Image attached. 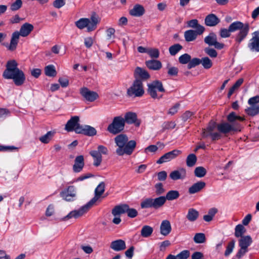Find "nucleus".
Listing matches in <instances>:
<instances>
[{"mask_svg": "<svg viewBox=\"0 0 259 259\" xmlns=\"http://www.w3.org/2000/svg\"><path fill=\"white\" fill-rule=\"evenodd\" d=\"M191 59V56L188 54L185 53L179 57V61L182 64H186L189 63Z\"/></svg>", "mask_w": 259, "mask_h": 259, "instance_id": "nucleus-47", "label": "nucleus"}, {"mask_svg": "<svg viewBox=\"0 0 259 259\" xmlns=\"http://www.w3.org/2000/svg\"><path fill=\"white\" fill-rule=\"evenodd\" d=\"M250 107L247 108L245 111L250 116H254L259 114V105H250Z\"/></svg>", "mask_w": 259, "mask_h": 259, "instance_id": "nucleus-38", "label": "nucleus"}, {"mask_svg": "<svg viewBox=\"0 0 259 259\" xmlns=\"http://www.w3.org/2000/svg\"><path fill=\"white\" fill-rule=\"evenodd\" d=\"M127 95L129 97H141L144 94L142 80L136 79L131 87L127 90Z\"/></svg>", "mask_w": 259, "mask_h": 259, "instance_id": "nucleus-9", "label": "nucleus"}, {"mask_svg": "<svg viewBox=\"0 0 259 259\" xmlns=\"http://www.w3.org/2000/svg\"><path fill=\"white\" fill-rule=\"evenodd\" d=\"M259 103V96H256L250 98L248 101V103L249 105H258Z\"/></svg>", "mask_w": 259, "mask_h": 259, "instance_id": "nucleus-62", "label": "nucleus"}, {"mask_svg": "<svg viewBox=\"0 0 259 259\" xmlns=\"http://www.w3.org/2000/svg\"><path fill=\"white\" fill-rule=\"evenodd\" d=\"M197 157L194 154H189L186 159L187 165L189 167L193 166L196 163Z\"/></svg>", "mask_w": 259, "mask_h": 259, "instance_id": "nucleus-43", "label": "nucleus"}, {"mask_svg": "<svg viewBox=\"0 0 259 259\" xmlns=\"http://www.w3.org/2000/svg\"><path fill=\"white\" fill-rule=\"evenodd\" d=\"M125 123L128 124H135L136 126H139L141 123L140 121L138 119L137 115L136 113L128 112L126 113L123 118Z\"/></svg>", "mask_w": 259, "mask_h": 259, "instance_id": "nucleus-19", "label": "nucleus"}, {"mask_svg": "<svg viewBox=\"0 0 259 259\" xmlns=\"http://www.w3.org/2000/svg\"><path fill=\"white\" fill-rule=\"evenodd\" d=\"M217 129L219 132L224 134H227L231 131H240V127L235 126L234 123L230 124L224 122L217 124Z\"/></svg>", "mask_w": 259, "mask_h": 259, "instance_id": "nucleus-13", "label": "nucleus"}, {"mask_svg": "<svg viewBox=\"0 0 259 259\" xmlns=\"http://www.w3.org/2000/svg\"><path fill=\"white\" fill-rule=\"evenodd\" d=\"M153 232V229L152 227L145 225L144 226L141 231V235L145 238L149 237L151 235Z\"/></svg>", "mask_w": 259, "mask_h": 259, "instance_id": "nucleus-39", "label": "nucleus"}, {"mask_svg": "<svg viewBox=\"0 0 259 259\" xmlns=\"http://www.w3.org/2000/svg\"><path fill=\"white\" fill-rule=\"evenodd\" d=\"M180 196V193L177 190H170L169 191L166 195V196H164V198L165 199L164 200V203L166 202V200L171 201L173 200L177 199Z\"/></svg>", "mask_w": 259, "mask_h": 259, "instance_id": "nucleus-36", "label": "nucleus"}, {"mask_svg": "<svg viewBox=\"0 0 259 259\" xmlns=\"http://www.w3.org/2000/svg\"><path fill=\"white\" fill-rule=\"evenodd\" d=\"M193 239L196 243H202L205 241L206 238L204 234L199 233L195 235Z\"/></svg>", "mask_w": 259, "mask_h": 259, "instance_id": "nucleus-46", "label": "nucleus"}, {"mask_svg": "<svg viewBox=\"0 0 259 259\" xmlns=\"http://www.w3.org/2000/svg\"><path fill=\"white\" fill-rule=\"evenodd\" d=\"M205 53L212 58H215L217 57L218 53L217 52L212 48H206L204 49Z\"/></svg>", "mask_w": 259, "mask_h": 259, "instance_id": "nucleus-55", "label": "nucleus"}, {"mask_svg": "<svg viewBox=\"0 0 259 259\" xmlns=\"http://www.w3.org/2000/svg\"><path fill=\"white\" fill-rule=\"evenodd\" d=\"M197 36V33L194 30H188L184 32V37L187 42L194 40Z\"/></svg>", "mask_w": 259, "mask_h": 259, "instance_id": "nucleus-35", "label": "nucleus"}, {"mask_svg": "<svg viewBox=\"0 0 259 259\" xmlns=\"http://www.w3.org/2000/svg\"><path fill=\"white\" fill-rule=\"evenodd\" d=\"M110 247L115 251H121L126 248V244L124 240L117 239L111 242Z\"/></svg>", "mask_w": 259, "mask_h": 259, "instance_id": "nucleus-20", "label": "nucleus"}, {"mask_svg": "<svg viewBox=\"0 0 259 259\" xmlns=\"http://www.w3.org/2000/svg\"><path fill=\"white\" fill-rule=\"evenodd\" d=\"M176 126V124L174 121H165L162 125V131L166 130L174 129Z\"/></svg>", "mask_w": 259, "mask_h": 259, "instance_id": "nucleus-48", "label": "nucleus"}, {"mask_svg": "<svg viewBox=\"0 0 259 259\" xmlns=\"http://www.w3.org/2000/svg\"><path fill=\"white\" fill-rule=\"evenodd\" d=\"M201 64L206 69L210 68L212 66V62L211 60L207 57H205L201 59Z\"/></svg>", "mask_w": 259, "mask_h": 259, "instance_id": "nucleus-45", "label": "nucleus"}, {"mask_svg": "<svg viewBox=\"0 0 259 259\" xmlns=\"http://www.w3.org/2000/svg\"><path fill=\"white\" fill-rule=\"evenodd\" d=\"M33 28L34 27L32 24L25 23L21 26L19 32L18 31V34H20V36L26 37L30 33Z\"/></svg>", "mask_w": 259, "mask_h": 259, "instance_id": "nucleus-26", "label": "nucleus"}, {"mask_svg": "<svg viewBox=\"0 0 259 259\" xmlns=\"http://www.w3.org/2000/svg\"><path fill=\"white\" fill-rule=\"evenodd\" d=\"M18 63L15 60H9L6 64V68L3 73L5 79H12L16 86H21L25 82L26 77L24 73L18 67Z\"/></svg>", "mask_w": 259, "mask_h": 259, "instance_id": "nucleus-3", "label": "nucleus"}, {"mask_svg": "<svg viewBox=\"0 0 259 259\" xmlns=\"http://www.w3.org/2000/svg\"><path fill=\"white\" fill-rule=\"evenodd\" d=\"M19 36L20 34H18V31L12 33L10 44L8 47L9 50L13 51L16 50L19 41Z\"/></svg>", "mask_w": 259, "mask_h": 259, "instance_id": "nucleus-27", "label": "nucleus"}, {"mask_svg": "<svg viewBox=\"0 0 259 259\" xmlns=\"http://www.w3.org/2000/svg\"><path fill=\"white\" fill-rule=\"evenodd\" d=\"M147 86V93L152 98L159 100L162 98L163 95L160 93H164L165 90L161 81L155 80L148 83Z\"/></svg>", "mask_w": 259, "mask_h": 259, "instance_id": "nucleus-5", "label": "nucleus"}, {"mask_svg": "<svg viewBox=\"0 0 259 259\" xmlns=\"http://www.w3.org/2000/svg\"><path fill=\"white\" fill-rule=\"evenodd\" d=\"M178 71V68L176 67H169L168 68L167 73L170 76H177Z\"/></svg>", "mask_w": 259, "mask_h": 259, "instance_id": "nucleus-58", "label": "nucleus"}, {"mask_svg": "<svg viewBox=\"0 0 259 259\" xmlns=\"http://www.w3.org/2000/svg\"><path fill=\"white\" fill-rule=\"evenodd\" d=\"M235 243V241L234 240H232L228 243L224 254L226 256L229 255L232 252L234 248Z\"/></svg>", "mask_w": 259, "mask_h": 259, "instance_id": "nucleus-51", "label": "nucleus"}, {"mask_svg": "<svg viewBox=\"0 0 259 259\" xmlns=\"http://www.w3.org/2000/svg\"><path fill=\"white\" fill-rule=\"evenodd\" d=\"M204 41L209 46H214L218 50L224 48L225 45L217 41V35L213 32H210L208 35L204 38Z\"/></svg>", "mask_w": 259, "mask_h": 259, "instance_id": "nucleus-11", "label": "nucleus"}, {"mask_svg": "<svg viewBox=\"0 0 259 259\" xmlns=\"http://www.w3.org/2000/svg\"><path fill=\"white\" fill-rule=\"evenodd\" d=\"M167 176V172L165 171H161L157 174L158 180L160 181H165Z\"/></svg>", "mask_w": 259, "mask_h": 259, "instance_id": "nucleus-61", "label": "nucleus"}, {"mask_svg": "<svg viewBox=\"0 0 259 259\" xmlns=\"http://www.w3.org/2000/svg\"><path fill=\"white\" fill-rule=\"evenodd\" d=\"M125 126V121L121 116L115 117L112 122L107 127V130L113 135H117L123 131Z\"/></svg>", "mask_w": 259, "mask_h": 259, "instance_id": "nucleus-8", "label": "nucleus"}, {"mask_svg": "<svg viewBox=\"0 0 259 259\" xmlns=\"http://www.w3.org/2000/svg\"><path fill=\"white\" fill-rule=\"evenodd\" d=\"M181 153V151L177 149H175L171 151L168 152L164 154L163 155L161 156L160 158L157 161V163L162 164L164 162L170 161L172 159H174L175 158H176Z\"/></svg>", "mask_w": 259, "mask_h": 259, "instance_id": "nucleus-14", "label": "nucleus"}, {"mask_svg": "<svg viewBox=\"0 0 259 259\" xmlns=\"http://www.w3.org/2000/svg\"><path fill=\"white\" fill-rule=\"evenodd\" d=\"M199 217V212L194 208H190L188 209L186 218L190 222H193L197 220Z\"/></svg>", "mask_w": 259, "mask_h": 259, "instance_id": "nucleus-33", "label": "nucleus"}, {"mask_svg": "<svg viewBox=\"0 0 259 259\" xmlns=\"http://www.w3.org/2000/svg\"><path fill=\"white\" fill-rule=\"evenodd\" d=\"M183 49V47L179 44H175L169 48V52L171 56L176 55Z\"/></svg>", "mask_w": 259, "mask_h": 259, "instance_id": "nucleus-41", "label": "nucleus"}, {"mask_svg": "<svg viewBox=\"0 0 259 259\" xmlns=\"http://www.w3.org/2000/svg\"><path fill=\"white\" fill-rule=\"evenodd\" d=\"M80 93L86 100L89 102H93L99 97L98 94L96 92L90 91L87 88H81Z\"/></svg>", "mask_w": 259, "mask_h": 259, "instance_id": "nucleus-17", "label": "nucleus"}, {"mask_svg": "<svg viewBox=\"0 0 259 259\" xmlns=\"http://www.w3.org/2000/svg\"><path fill=\"white\" fill-rule=\"evenodd\" d=\"M217 127L215 122L211 121L209 122L208 126L206 128L202 129V136L203 138H206L209 136L210 134L213 133V131Z\"/></svg>", "mask_w": 259, "mask_h": 259, "instance_id": "nucleus-30", "label": "nucleus"}, {"mask_svg": "<svg viewBox=\"0 0 259 259\" xmlns=\"http://www.w3.org/2000/svg\"><path fill=\"white\" fill-rule=\"evenodd\" d=\"M76 133L92 137L97 134V131L94 127L88 125H84L77 127Z\"/></svg>", "mask_w": 259, "mask_h": 259, "instance_id": "nucleus-18", "label": "nucleus"}, {"mask_svg": "<svg viewBox=\"0 0 259 259\" xmlns=\"http://www.w3.org/2000/svg\"><path fill=\"white\" fill-rule=\"evenodd\" d=\"M252 242V238L249 235L244 236L239 240V246L240 248L236 254L238 258H241L248 251V247Z\"/></svg>", "mask_w": 259, "mask_h": 259, "instance_id": "nucleus-10", "label": "nucleus"}, {"mask_svg": "<svg viewBox=\"0 0 259 259\" xmlns=\"http://www.w3.org/2000/svg\"><path fill=\"white\" fill-rule=\"evenodd\" d=\"M114 140L117 147L116 149V153L118 156H123L124 154L131 155L137 145L136 141H128V137L124 134L118 135L114 138Z\"/></svg>", "mask_w": 259, "mask_h": 259, "instance_id": "nucleus-4", "label": "nucleus"}, {"mask_svg": "<svg viewBox=\"0 0 259 259\" xmlns=\"http://www.w3.org/2000/svg\"><path fill=\"white\" fill-rule=\"evenodd\" d=\"M206 185V183L202 181H199L192 185L189 188L188 192L190 194H195L200 191Z\"/></svg>", "mask_w": 259, "mask_h": 259, "instance_id": "nucleus-29", "label": "nucleus"}, {"mask_svg": "<svg viewBox=\"0 0 259 259\" xmlns=\"http://www.w3.org/2000/svg\"><path fill=\"white\" fill-rule=\"evenodd\" d=\"M155 193L157 195L162 194L165 192L163 184L161 183L156 184L155 185Z\"/></svg>", "mask_w": 259, "mask_h": 259, "instance_id": "nucleus-54", "label": "nucleus"}, {"mask_svg": "<svg viewBox=\"0 0 259 259\" xmlns=\"http://www.w3.org/2000/svg\"><path fill=\"white\" fill-rule=\"evenodd\" d=\"M99 23L98 17L96 15H92L90 19L80 18L75 22L76 26L80 29H83L87 27L88 31L91 32L95 30Z\"/></svg>", "mask_w": 259, "mask_h": 259, "instance_id": "nucleus-6", "label": "nucleus"}, {"mask_svg": "<svg viewBox=\"0 0 259 259\" xmlns=\"http://www.w3.org/2000/svg\"><path fill=\"white\" fill-rule=\"evenodd\" d=\"M134 76L136 79H140L142 80L148 79L150 75L145 69L137 67L135 70Z\"/></svg>", "mask_w": 259, "mask_h": 259, "instance_id": "nucleus-22", "label": "nucleus"}, {"mask_svg": "<svg viewBox=\"0 0 259 259\" xmlns=\"http://www.w3.org/2000/svg\"><path fill=\"white\" fill-rule=\"evenodd\" d=\"M186 175V170L184 168H180L178 170H174L169 174V177L172 180H178L183 179L185 178Z\"/></svg>", "mask_w": 259, "mask_h": 259, "instance_id": "nucleus-25", "label": "nucleus"}, {"mask_svg": "<svg viewBox=\"0 0 259 259\" xmlns=\"http://www.w3.org/2000/svg\"><path fill=\"white\" fill-rule=\"evenodd\" d=\"M190 251L188 250H184L177 254L176 256V259H187L190 256Z\"/></svg>", "mask_w": 259, "mask_h": 259, "instance_id": "nucleus-52", "label": "nucleus"}, {"mask_svg": "<svg viewBox=\"0 0 259 259\" xmlns=\"http://www.w3.org/2000/svg\"><path fill=\"white\" fill-rule=\"evenodd\" d=\"M201 61L200 59L197 58H194L192 59H191L188 64L187 67L189 69H191L201 64Z\"/></svg>", "mask_w": 259, "mask_h": 259, "instance_id": "nucleus-49", "label": "nucleus"}, {"mask_svg": "<svg viewBox=\"0 0 259 259\" xmlns=\"http://www.w3.org/2000/svg\"><path fill=\"white\" fill-rule=\"evenodd\" d=\"M53 5L55 8L60 9L65 5V0H55Z\"/></svg>", "mask_w": 259, "mask_h": 259, "instance_id": "nucleus-59", "label": "nucleus"}, {"mask_svg": "<svg viewBox=\"0 0 259 259\" xmlns=\"http://www.w3.org/2000/svg\"><path fill=\"white\" fill-rule=\"evenodd\" d=\"M236 115L235 112H232L227 116V120L232 123H234L235 126H237L239 127L238 124H235L234 122L236 120Z\"/></svg>", "mask_w": 259, "mask_h": 259, "instance_id": "nucleus-57", "label": "nucleus"}, {"mask_svg": "<svg viewBox=\"0 0 259 259\" xmlns=\"http://www.w3.org/2000/svg\"><path fill=\"white\" fill-rule=\"evenodd\" d=\"M126 213H127V216L131 218H134L136 217L138 214V212L136 209L133 208H131L128 205Z\"/></svg>", "mask_w": 259, "mask_h": 259, "instance_id": "nucleus-56", "label": "nucleus"}, {"mask_svg": "<svg viewBox=\"0 0 259 259\" xmlns=\"http://www.w3.org/2000/svg\"><path fill=\"white\" fill-rule=\"evenodd\" d=\"M105 184L104 182H101L95 189V196L89 202L79 209L71 211L67 215L61 219V220L65 221L73 218L77 219L83 215L100 198L105 191Z\"/></svg>", "mask_w": 259, "mask_h": 259, "instance_id": "nucleus-2", "label": "nucleus"}, {"mask_svg": "<svg viewBox=\"0 0 259 259\" xmlns=\"http://www.w3.org/2000/svg\"><path fill=\"white\" fill-rule=\"evenodd\" d=\"M145 13V10L144 7L140 4H136L134 6L133 8L129 11L130 15L136 17H141Z\"/></svg>", "mask_w": 259, "mask_h": 259, "instance_id": "nucleus-21", "label": "nucleus"}, {"mask_svg": "<svg viewBox=\"0 0 259 259\" xmlns=\"http://www.w3.org/2000/svg\"><path fill=\"white\" fill-rule=\"evenodd\" d=\"M147 67L151 70H158L162 67L160 61L157 60H151L146 62Z\"/></svg>", "mask_w": 259, "mask_h": 259, "instance_id": "nucleus-32", "label": "nucleus"}, {"mask_svg": "<svg viewBox=\"0 0 259 259\" xmlns=\"http://www.w3.org/2000/svg\"><path fill=\"white\" fill-rule=\"evenodd\" d=\"M203 254L202 252L199 251L194 252L192 256V259H203Z\"/></svg>", "mask_w": 259, "mask_h": 259, "instance_id": "nucleus-64", "label": "nucleus"}, {"mask_svg": "<svg viewBox=\"0 0 259 259\" xmlns=\"http://www.w3.org/2000/svg\"><path fill=\"white\" fill-rule=\"evenodd\" d=\"M160 233L164 235L167 236L168 235L171 230V225L169 221L164 220L162 222L160 225Z\"/></svg>", "mask_w": 259, "mask_h": 259, "instance_id": "nucleus-31", "label": "nucleus"}, {"mask_svg": "<svg viewBox=\"0 0 259 259\" xmlns=\"http://www.w3.org/2000/svg\"><path fill=\"white\" fill-rule=\"evenodd\" d=\"M90 154L94 158V165L96 166L100 165L102 160L101 154L96 150L91 151Z\"/></svg>", "mask_w": 259, "mask_h": 259, "instance_id": "nucleus-34", "label": "nucleus"}, {"mask_svg": "<svg viewBox=\"0 0 259 259\" xmlns=\"http://www.w3.org/2000/svg\"><path fill=\"white\" fill-rule=\"evenodd\" d=\"M147 54L153 58H158L159 56V52L157 49H148Z\"/></svg>", "mask_w": 259, "mask_h": 259, "instance_id": "nucleus-53", "label": "nucleus"}, {"mask_svg": "<svg viewBox=\"0 0 259 259\" xmlns=\"http://www.w3.org/2000/svg\"><path fill=\"white\" fill-rule=\"evenodd\" d=\"M94 43V40L91 37H88L84 38V45L87 48H90Z\"/></svg>", "mask_w": 259, "mask_h": 259, "instance_id": "nucleus-63", "label": "nucleus"}, {"mask_svg": "<svg viewBox=\"0 0 259 259\" xmlns=\"http://www.w3.org/2000/svg\"><path fill=\"white\" fill-rule=\"evenodd\" d=\"M248 47L251 52H259V31L252 33V37L249 40Z\"/></svg>", "mask_w": 259, "mask_h": 259, "instance_id": "nucleus-15", "label": "nucleus"}, {"mask_svg": "<svg viewBox=\"0 0 259 259\" xmlns=\"http://www.w3.org/2000/svg\"><path fill=\"white\" fill-rule=\"evenodd\" d=\"M55 133L56 132L55 131L48 132L46 134L40 137L39 138V140L42 143L48 144L50 142V141L53 138Z\"/></svg>", "mask_w": 259, "mask_h": 259, "instance_id": "nucleus-37", "label": "nucleus"}, {"mask_svg": "<svg viewBox=\"0 0 259 259\" xmlns=\"http://www.w3.org/2000/svg\"><path fill=\"white\" fill-rule=\"evenodd\" d=\"M204 21L206 26L212 27L218 25L220 23V20L215 14H210L206 16Z\"/></svg>", "mask_w": 259, "mask_h": 259, "instance_id": "nucleus-23", "label": "nucleus"}, {"mask_svg": "<svg viewBox=\"0 0 259 259\" xmlns=\"http://www.w3.org/2000/svg\"><path fill=\"white\" fill-rule=\"evenodd\" d=\"M60 196L67 201L74 200L76 195V188L74 186H69L60 192Z\"/></svg>", "mask_w": 259, "mask_h": 259, "instance_id": "nucleus-12", "label": "nucleus"}, {"mask_svg": "<svg viewBox=\"0 0 259 259\" xmlns=\"http://www.w3.org/2000/svg\"><path fill=\"white\" fill-rule=\"evenodd\" d=\"M246 229L243 225L239 224L237 225L235 228L234 235L236 237L240 238L243 237V235L245 233Z\"/></svg>", "mask_w": 259, "mask_h": 259, "instance_id": "nucleus-40", "label": "nucleus"}, {"mask_svg": "<svg viewBox=\"0 0 259 259\" xmlns=\"http://www.w3.org/2000/svg\"><path fill=\"white\" fill-rule=\"evenodd\" d=\"M164 196H160L156 198L149 197L144 199L141 202L140 206L142 209L153 208L157 209L164 205Z\"/></svg>", "mask_w": 259, "mask_h": 259, "instance_id": "nucleus-7", "label": "nucleus"}, {"mask_svg": "<svg viewBox=\"0 0 259 259\" xmlns=\"http://www.w3.org/2000/svg\"><path fill=\"white\" fill-rule=\"evenodd\" d=\"M79 118L77 116L72 117L66 123L65 129L67 132L74 131L76 133V128L80 127L81 125L79 123Z\"/></svg>", "mask_w": 259, "mask_h": 259, "instance_id": "nucleus-16", "label": "nucleus"}, {"mask_svg": "<svg viewBox=\"0 0 259 259\" xmlns=\"http://www.w3.org/2000/svg\"><path fill=\"white\" fill-rule=\"evenodd\" d=\"M206 172V169L202 166L196 167L194 171L195 176L198 178H202L204 177Z\"/></svg>", "mask_w": 259, "mask_h": 259, "instance_id": "nucleus-44", "label": "nucleus"}, {"mask_svg": "<svg viewBox=\"0 0 259 259\" xmlns=\"http://www.w3.org/2000/svg\"><path fill=\"white\" fill-rule=\"evenodd\" d=\"M22 6V0H16L15 2H14L11 5L10 9L12 11H16L18 10L20 8H21Z\"/></svg>", "mask_w": 259, "mask_h": 259, "instance_id": "nucleus-50", "label": "nucleus"}, {"mask_svg": "<svg viewBox=\"0 0 259 259\" xmlns=\"http://www.w3.org/2000/svg\"><path fill=\"white\" fill-rule=\"evenodd\" d=\"M238 31L235 36V41L239 45L245 39L249 31V25L248 23H243L241 21H237L231 23L228 29L222 28L220 31V35L222 38L229 37L231 32Z\"/></svg>", "mask_w": 259, "mask_h": 259, "instance_id": "nucleus-1", "label": "nucleus"}, {"mask_svg": "<svg viewBox=\"0 0 259 259\" xmlns=\"http://www.w3.org/2000/svg\"><path fill=\"white\" fill-rule=\"evenodd\" d=\"M134 249L135 247L133 246H132L125 251V255L128 258L131 259L133 257Z\"/></svg>", "mask_w": 259, "mask_h": 259, "instance_id": "nucleus-60", "label": "nucleus"}, {"mask_svg": "<svg viewBox=\"0 0 259 259\" xmlns=\"http://www.w3.org/2000/svg\"><path fill=\"white\" fill-rule=\"evenodd\" d=\"M84 158L82 155L77 156L74 160L73 166V171L75 172L81 171L84 166Z\"/></svg>", "mask_w": 259, "mask_h": 259, "instance_id": "nucleus-24", "label": "nucleus"}, {"mask_svg": "<svg viewBox=\"0 0 259 259\" xmlns=\"http://www.w3.org/2000/svg\"><path fill=\"white\" fill-rule=\"evenodd\" d=\"M128 205L126 204H121L116 205L112 210V214L114 217L119 216L121 214L126 213Z\"/></svg>", "mask_w": 259, "mask_h": 259, "instance_id": "nucleus-28", "label": "nucleus"}, {"mask_svg": "<svg viewBox=\"0 0 259 259\" xmlns=\"http://www.w3.org/2000/svg\"><path fill=\"white\" fill-rule=\"evenodd\" d=\"M45 74L48 76L54 77L56 75L57 72L55 67L53 65H50L45 67Z\"/></svg>", "mask_w": 259, "mask_h": 259, "instance_id": "nucleus-42", "label": "nucleus"}]
</instances>
